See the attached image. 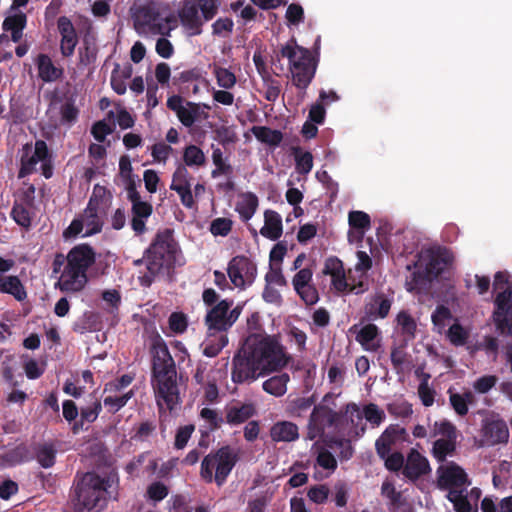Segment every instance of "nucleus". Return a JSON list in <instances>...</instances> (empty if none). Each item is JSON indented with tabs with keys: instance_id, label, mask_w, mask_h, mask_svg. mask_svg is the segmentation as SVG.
Instances as JSON below:
<instances>
[{
	"instance_id": "nucleus-32",
	"label": "nucleus",
	"mask_w": 512,
	"mask_h": 512,
	"mask_svg": "<svg viewBox=\"0 0 512 512\" xmlns=\"http://www.w3.org/2000/svg\"><path fill=\"white\" fill-rule=\"evenodd\" d=\"M451 259L446 252L431 253L425 267L429 278H437L447 268Z\"/></svg>"
},
{
	"instance_id": "nucleus-47",
	"label": "nucleus",
	"mask_w": 512,
	"mask_h": 512,
	"mask_svg": "<svg viewBox=\"0 0 512 512\" xmlns=\"http://www.w3.org/2000/svg\"><path fill=\"white\" fill-rule=\"evenodd\" d=\"M191 180L192 176L187 167L183 164H179L173 173L170 189L177 190L178 187H190Z\"/></svg>"
},
{
	"instance_id": "nucleus-23",
	"label": "nucleus",
	"mask_w": 512,
	"mask_h": 512,
	"mask_svg": "<svg viewBox=\"0 0 512 512\" xmlns=\"http://www.w3.org/2000/svg\"><path fill=\"white\" fill-rule=\"evenodd\" d=\"M35 64L38 77L45 83L55 82L63 77V68L57 67L47 54L40 53L36 58Z\"/></svg>"
},
{
	"instance_id": "nucleus-9",
	"label": "nucleus",
	"mask_w": 512,
	"mask_h": 512,
	"mask_svg": "<svg viewBox=\"0 0 512 512\" xmlns=\"http://www.w3.org/2000/svg\"><path fill=\"white\" fill-rule=\"evenodd\" d=\"M234 301L230 298L220 300L216 305L207 309L204 323L208 330L217 332L228 331L238 320L243 307H233Z\"/></svg>"
},
{
	"instance_id": "nucleus-58",
	"label": "nucleus",
	"mask_w": 512,
	"mask_h": 512,
	"mask_svg": "<svg viewBox=\"0 0 512 512\" xmlns=\"http://www.w3.org/2000/svg\"><path fill=\"white\" fill-rule=\"evenodd\" d=\"M316 465L333 472L337 468V460L329 450L321 448L316 457Z\"/></svg>"
},
{
	"instance_id": "nucleus-56",
	"label": "nucleus",
	"mask_w": 512,
	"mask_h": 512,
	"mask_svg": "<svg viewBox=\"0 0 512 512\" xmlns=\"http://www.w3.org/2000/svg\"><path fill=\"white\" fill-rule=\"evenodd\" d=\"M27 25V16L25 13L19 11L15 14L7 16L2 24L4 31H11L15 29H25Z\"/></svg>"
},
{
	"instance_id": "nucleus-20",
	"label": "nucleus",
	"mask_w": 512,
	"mask_h": 512,
	"mask_svg": "<svg viewBox=\"0 0 512 512\" xmlns=\"http://www.w3.org/2000/svg\"><path fill=\"white\" fill-rule=\"evenodd\" d=\"M57 28L61 36L60 52L63 57H70L74 54L78 44V36L72 21L66 16L57 19Z\"/></svg>"
},
{
	"instance_id": "nucleus-22",
	"label": "nucleus",
	"mask_w": 512,
	"mask_h": 512,
	"mask_svg": "<svg viewBox=\"0 0 512 512\" xmlns=\"http://www.w3.org/2000/svg\"><path fill=\"white\" fill-rule=\"evenodd\" d=\"M153 213V206L147 201L131 204L130 226L135 235L141 236L147 232L146 223Z\"/></svg>"
},
{
	"instance_id": "nucleus-18",
	"label": "nucleus",
	"mask_w": 512,
	"mask_h": 512,
	"mask_svg": "<svg viewBox=\"0 0 512 512\" xmlns=\"http://www.w3.org/2000/svg\"><path fill=\"white\" fill-rule=\"evenodd\" d=\"M437 473L438 487L442 490L463 488L470 484L466 472L455 463H451L447 466H440Z\"/></svg>"
},
{
	"instance_id": "nucleus-11",
	"label": "nucleus",
	"mask_w": 512,
	"mask_h": 512,
	"mask_svg": "<svg viewBox=\"0 0 512 512\" xmlns=\"http://www.w3.org/2000/svg\"><path fill=\"white\" fill-rule=\"evenodd\" d=\"M227 273L235 287L244 288L254 282L257 276V266L248 257L237 255L229 261Z\"/></svg>"
},
{
	"instance_id": "nucleus-14",
	"label": "nucleus",
	"mask_w": 512,
	"mask_h": 512,
	"mask_svg": "<svg viewBox=\"0 0 512 512\" xmlns=\"http://www.w3.org/2000/svg\"><path fill=\"white\" fill-rule=\"evenodd\" d=\"M393 294H386L383 291H377L366 298L363 307V319L367 321H376L385 319L393 304Z\"/></svg>"
},
{
	"instance_id": "nucleus-63",
	"label": "nucleus",
	"mask_w": 512,
	"mask_h": 512,
	"mask_svg": "<svg viewBox=\"0 0 512 512\" xmlns=\"http://www.w3.org/2000/svg\"><path fill=\"white\" fill-rule=\"evenodd\" d=\"M449 402L455 413L459 416L468 414L469 407L466 405L464 397L460 393L453 392L451 388L448 389Z\"/></svg>"
},
{
	"instance_id": "nucleus-29",
	"label": "nucleus",
	"mask_w": 512,
	"mask_h": 512,
	"mask_svg": "<svg viewBox=\"0 0 512 512\" xmlns=\"http://www.w3.org/2000/svg\"><path fill=\"white\" fill-rule=\"evenodd\" d=\"M0 293L10 294L17 301H24L27 292L18 276L0 274Z\"/></svg>"
},
{
	"instance_id": "nucleus-15",
	"label": "nucleus",
	"mask_w": 512,
	"mask_h": 512,
	"mask_svg": "<svg viewBox=\"0 0 512 512\" xmlns=\"http://www.w3.org/2000/svg\"><path fill=\"white\" fill-rule=\"evenodd\" d=\"M180 24L188 36L202 34L203 25L206 21L200 14L196 4L192 0H184L178 10Z\"/></svg>"
},
{
	"instance_id": "nucleus-49",
	"label": "nucleus",
	"mask_w": 512,
	"mask_h": 512,
	"mask_svg": "<svg viewBox=\"0 0 512 512\" xmlns=\"http://www.w3.org/2000/svg\"><path fill=\"white\" fill-rule=\"evenodd\" d=\"M228 344V337L221 334L219 337L209 339L204 343L203 355L213 358L219 355L225 346Z\"/></svg>"
},
{
	"instance_id": "nucleus-46",
	"label": "nucleus",
	"mask_w": 512,
	"mask_h": 512,
	"mask_svg": "<svg viewBox=\"0 0 512 512\" xmlns=\"http://www.w3.org/2000/svg\"><path fill=\"white\" fill-rule=\"evenodd\" d=\"M422 380L418 386V395L425 407H430L434 403L435 391L429 386V373H421Z\"/></svg>"
},
{
	"instance_id": "nucleus-53",
	"label": "nucleus",
	"mask_w": 512,
	"mask_h": 512,
	"mask_svg": "<svg viewBox=\"0 0 512 512\" xmlns=\"http://www.w3.org/2000/svg\"><path fill=\"white\" fill-rule=\"evenodd\" d=\"M79 115V110L75 106L73 98L68 99L60 108L61 122L63 124H74Z\"/></svg>"
},
{
	"instance_id": "nucleus-44",
	"label": "nucleus",
	"mask_w": 512,
	"mask_h": 512,
	"mask_svg": "<svg viewBox=\"0 0 512 512\" xmlns=\"http://www.w3.org/2000/svg\"><path fill=\"white\" fill-rule=\"evenodd\" d=\"M10 216L22 228L28 230L31 227L32 217L30 211L24 205L15 202Z\"/></svg>"
},
{
	"instance_id": "nucleus-54",
	"label": "nucleus",
	"mask_w": 512,
	"mask_h": 512,
	"mask_svg": "<svg viewBox=\"0 0 512 512\" xmlns=\"http://www.w3.org/2000/svg\"><path fill=\"white\" fill-rule=\"evenodd\" d=\"M133 395V391L130 390L120 396H107L104 398V405L108 407L110 413L114 414L123 408Z\"/></svg>"
},
{
	"instance_id": "nucleus-3",
	"label": "nucleus",
	"mask_w": 512,
	"mask_h": 512,
	"mask_svg": "<svg viewBox=\"0 0 512 512\" xmlns=\"http://www.w3.org/2000/svg\"><path fill=\"white\" fill-rule=\"evenodd\" d=\"M179 252L174 230L170 228L158 230L144 251L147 271L138 277L139 284L145 288L150 287L157 276L169 273L175 267Z\"/></svg>"
},
{
	"instance_id": "nucleus-62",
	"label": "nucleus",
	"mask_w": 512,
	"mask_h": 512,
	"mask_svg": "<svg viewBox=\"0 0 512 512\" xmlns=\"http://www.w3.org/2000/svg\"><path fill=\"white\" fill-rule=\"evenodd\" d=\"M194 430L195 426L193 424L179 427L176 431L174 447L176 449L185 448Z\"/></svg>"
},
{
	"instance_id": "nucleus-21",
	"label": "nucleus",
	"mask_w": 512,
	"mask_h": 512,
	"mask_svg": "<svg viewBox=\"0 0 512 512\" xmlns=\"http://www.w3.org/2000/svg\"><path fill=\"white\" fill-rule=\"evenodd\" d=\"M323 274L331 277V285L337 292L344 293L348 289L350 282L347 279L343 262L339 258L335 256L327 258L324 263Z\"/></svg>"
},
{
	"instance_id": "nucleus-27",
	"label": "nucleus",
	"mask_w": 512,
	"mask_h": 512,
	"mask_svg": "<svg viewBox=\"0 0 512 512\" xmlns=\"http://www.w3.org/2000/svg\"><path fill=\"white\" fill-rule=\"evenodd\" d=\"M271 439L275 442H292L299 438L298 426L290 421L276 422L270 429Z\"/></svg>"
},
{
	"instance_id": "nucleus-55",
	"label": "nucleus",
	"mask_w": 512,
	"mask_h": 512,
	"mask_svg": "<svg viewBox=\"0 0 512 512\" xmlns=\"http://www.w3.org/2000/svg\"><path fill=\"white\" fill-rule=\"evenodd\" d=\"M384 461V466L388 471L398 472L404 469L405 458L399 451L388 452L384 458H380Z\"/></svg>"
},
{
	"instance_id": "nucleus-45",
	"label": "nucleus",
	"mask_w": 512,
	"mask_h": 512,
	"mask_svg": "<svg viewBox=\"0 0 512 512\" xmlns=\"http://www.w3.org/2000/svg\"><path fill=\"white\" fill-rule=\"evenodd\" d=\"M294 157L296 164V171L299 174L306 175L313 168V155L311 152H302L300 148L294 149Z\"/></svg>"
},
{
	"instance_id": "nucleus-40",
	"label": "nucleus",
	"mask_w": 512,
	"mask_h": 512,
	"mask_svg": "<svg viewBox=\"0 0 512 512\" xmlns=\"http://www.w3.org/2000/svg\"><path fill=\"white\" fill-rule=\"evenodd\" d=\"M183 161L185 166H203L206 163L204 152L196 145L190 144L184 148Z\"/></svg>"
},
{
	"instance_id": "nucleus-35",
	"label": "nucleus",
	"mask_w": 512,
	"mask_h": 512,
	"mask_svg": "<svg viewBox=\"0 0 512 512\" xmlns=\"http://www.w3.org/2000/svg\"><path fill=\"white\" fill-rule=\"evenodd\" d=\"M290 381L288 373H281L263 382L262 388L265 392L280 397L287 391V383Z\"/></svg>"
},
{
	"instance_id": "nucleus-36",
	"label": "nucleus",
	"mask_w": 512,
	"mask_h": 512,
	"mask_svg": "<svg viewBox=\"0 0 512 512\" xmlns=\"http://www.w3.org/2000/svg\"><path fill=\"white\" fill-rule=\"evenodd\" d=\"M396 322L406 342L415 338L417 324L415 319L407 311H400L396 317Z\"/></svg>"
},
{
	"instance_id": "nucleus-31",
	"label": "nucleus",
	"mask_w": 512,
	"mask_h": 512,
	"mask_svg": "<svg viewBox=\"0 0 512 512\" xmlns=\"http://www.w3.org/2000/svg\"><path fill=\"white\" fill-rule=\"evenodd\" d=\"M255 414V408L252 404H242L241 406H232L226 409L225 421L230 425H240L246 422Z\"/></svg>"
},
{
	"instance_id": "nucleus-42",
	"label": "nucleus",
	"mask_w": 512,
	"mask_h": 512,
	"mask_svg": "<svg viewBox=\"0 0 512 512\" xmlns=\"http://www.w3.org/2000/svg\"><path fill=\"white\" fill-rule=\"evenodd\" d=\"M212 161L215 165V169L212 170V178H217L220 175H231L233 173V167L223 159V152L219 147L213 148Z\"/></svg>"
},
{
	"instance_id": "nucleus-38",
	"label": "nucleus",
	"mask_w": 512,
	"mask_h": 512,
	"mask_svg": "<svg viewBox=\"0 0 512 512\" xmlns=\"http://www.w3.org/2000/svg\"><path fill=\"white\" fill-rule=\"evenodd\" d=\"M102 411V404L99 400H95L91 405L82 407L80 410V420L73 425V432L76 433L82 428L84 423H93Z\"/></svg>"
},
{
	"instance_id": "nucleus-19",
	"label": "nucleus",
	"mask_w": 512,
	"mask_h": 512,
	"mask_svg": "<svg viewBox=\"0 0 512 512\" xmlns=\"http://www.w3.org/2000/svg\"><path fill=\"white\" fill-rule=\"evenodd\" d=\"M431 472L428 459L417 449L412 448L407 454L402 474L410 481L415 482Z\"/></svg>"
},
{
	"instance_id": "nucleus-13",
	"label": "nucleus",
	"mask_w": 512,
	"mask_h": 512,
	"mask_svg": "<svg viewBox=\"0 0 512 512\" xmlns=\"http://www.w3.org/2000/svg\"><path fill=\"white\" fill-rule=\"evenodd\" d=\"M338 419L339 414L328 406L323 404L314 405L309 417L307 437L310 440L322 437L326 428L334 426Z\"/></svg>"
},
{
	"instance_id": "nucleus-12",
	"label": "nucleus",
	"mask_w": 512,
	"mask_h": 512,
	"mask_svg": "<svg viewBox=\"0 0 512 512\" xmlns=\"http://www.w3.org/2000/svg\"><path fill=\"white\" fill-rule=\"evenodd\" d=\"M46 158H51V152L44 140H36L32 153V144H25L22 148L18 178L22 179L36 171V165Z\"/></svg>"
},
{
	"instance_id": "nucleus-50",
	"label": "nucleus",
	"mask_w": 512,
	"mask_h": 512,
	"mask_svg": "<svg viewBox=\"0 0 512 512\" xmlns=\"http://www.w3.org/2000/svg\"><path fill=\"white\" fill-rule=\"evenodd\" d=\"M363 417L373 426L378 427L386 419L385 412L374 403L363 407Z\"/></svg>"
},
{
	"instance_id": "nucleus-37",
	"label": "nucleus",
	"mask_w": 512,
	"mask_h": 512,
	"mask_svg": "<svg viewBox=\"0 0 512 512\" xmlns=\"http://www.w3.org/2000/svg\"><path fill=\"white\" fill-rule=\"evenodd\" d=\"M379 335L378 327L373 323H368L363 326L356 335V341L359 342L365 349L376 351L379 347L373 341Z\"/></svg>"
},
{
	"instance_id": "nucleus-5",
	"label": "nucleus",
	"mask_w": 512,
	"mask_h": 512,
	"mask_svg": "<svg viewBox=\"0 0 512 512\" xmlns=\"http://www.w3.org/2000/svg\"><path fill=\"white\" fill-rule=\"evenodd\" d=\"M66 259L67 263L55 287L62 292H80L88 282V269L95 263V251L89 244H78L68 252Z\"/></svg>"
},
{
	"instance_id": "nucleus-26",
	"label": "nucleus",
	"mask_w": 512,
	"mask_h": 512,
	"mask_svg": "<svg viewBox=\"0 0 512 512\" xmlns=\"http://www.w3.org/2000/svg\"><path fill=\"white\" fill-rule=\"evenodd\" d=\"M81 218H83L87 228L83 235L84 237H89L101 232L103 223L98 216V203H94L93 197H90Z\"/></svg>"
},
{
	"instance_id": "nucleus-6",
	"label": "nucleus",
	"mask_w": 512,
	"mask_h": 512,
	"mask_svg": "<svg viewBox=\"0 0 512 512\" xmlns=\"http://www.w3.org/2000/svg\"><path fill=\"white\" fill-rule=\"evenodd\" d=\"M280 55L288 59L293 85L301 90L303 98L315 77L318 60L309 49L299 46L295 38L281 47Z\"/></svg>"
},
{
	"instance_id": "nucleus-8",
	"label": "nucleus",
	"mask_w": 512,
	"mask_h": 512,
	"mask_svg": "<svg viewBox=\"0 0 512 512\" xmlns=\"http://www.w3.org/2000/svg\"><path fill=\"white\" fill-rule=\"evenodd\" d=\"M494 290H501L495 298L494 321L498 329H507L512 335V284L509 283V275L505 271H498L494 275Z\"/></svg>"
},
{
	"instance_id": "nucleus-4",
	"label": "nucleus",
	"mask_w": 512,
	"mask_h": 512,
	"mask_svg": "<svg viewBox=\"0 0 512 512\" xmlns=\"http://www.w3.org/2000/svg\"><path fill=\"white\" fill-rule=\"evenodd\" d=\"M114 479L111 476L102 478L95 472H87L77 482L74 490L75 512H100L109 499H116L113 488Z\"/></svg>"
},
{
	"instance_id": "nucleus-16",
	"label": "nucleus",
	"mask_w": 512,
	"mask_h": 512,
	"mask_svg": "<svg viewBox=\"0 0 512 512\" xmlns=\"http://www.w3.org/2000/svg\"><path fill=\"white\" fill-rule=\"evenodd\" d=\"M409 434L399 424H391L375 441V450L379 458H384L397 443L408 441Z\"/></svg>"
},
{
	"instance_id": "nucleus-1",
	"label": "nucleus",
	"mask_w": 512,
	"mask_h": 512,
	"mask_svg": "<svg viewBox=\"0 0 512 512\" xmlns=\"http://www.w3.org/2000/svg\"><path fill=\"white\" fill-rule=\"evenodd\" d=\"M287 361L282 345L274 337L249 339L233 356L231 380L250 384L267 371L283 368Z\"/></svg>"
},
{
	"instance_id": "nucleus-39",
	"label": "nucleus",
	"mask_w": 512,
	"mask_h": 512,
	"mask_svg": "<svg viewBox=\"0 0 512 512\" xmlns=\"http://www.w3.org/2000/svg\"><path fill=\"white\" fill-rule=\"evenodd\" d=\"M411 356L405 351L403 346L392 347L390 353V359L395 372L398 375L404 374L405 366L411 364Z\"/></svg>"
},
{
	"instance_id": "nucleus-17",
	"label": "nucleus",
	"mask_w": 512,
	"mask_h": 512,
	"mask_svg": "<svg viewBox=\"0 0 512 512\" xmlns=\"http://www.w3.org/2000/svg\"><path fill=\"white\" fill-rule=\"evenodd\" d=\"M481 432L482 445L495 446L506 444L509 440L507 423L500 418L484 420Z\"/></svg>"
},
{
	"instance_id": "nucleus-60",
	"label": "nucleus",
	"mask_w": 512,
	"mask_h": 512,
	"mask_svg": "<svg viewBox=\"0 0 512 512\" xmlns=\"http://www.w3.org/2000/svg\"><path fill=\"white\" fill-rule=\"evenodd\" d=\"M6 456L7 459L13 463L27 462L33 458L29 448L24 444L18 445L15 448L9 450Z\"/></svg>"
},
{
	"instance_id": "nucleus-33",
	"label": "nucleus",
	"mask_w": 512,
	"mask_h": 512,
	"mask_svg": "<svg viewBox=\"0 0 512 512\" xmlns=\"http://www.w3.org/2000/svg\"><path fill=\"white\" fill-rule=\"evenodd\" d=\"M256 139L270 146H278L283 140V134L280 130L271 129L267 126H253L250 129Z\"/></svg>"
},
{
	"instance_id": "nucleus-34",
	"label": "nucleus",
	"mask_w": 512,
	"mask_h": 512,
	"mask_svg": "<svg viewBox=\"0 0 512 512\" xmlns=\"http://www.w3.org/2000/svg\"><path fill=\"white\" fill-rule=\"evenodd\" d=\"M258 197L252 192L242 194L241 200L236 205V211L243 221L250 220L258 208Z\"/></svg>"
},
{
	"instance_id": "nucleus-57",
	"label": "nucleus",
	"mask_w": 512,
	"mask_h": 512,
	"mask_svg": "<svg viewBox=\"0 0 512 512\" xmlns=\"http://www.w3.org/2000/svg\"><path fill=\"white\" fill-rule=\"evenodd\" d=\"M233 226V221L229 218L219 217L214 219L210 224V232L214 236H227Z\"/></svg>"
},
{
	"instance_id": "nucleus-25",
	"label": "nucleus",
	"mask_w": 512,
	"mask_h": 512,
	"mask_svg": "<svg viewBox=\"0 0 512 512\" xmlns=\"http://www.w3.org/2000/svg\"><path fill=\"white\" fill-rule=\"evenodd\" d=\"M283 232L282 218L280 214L274 210H266L264 212V226L260 229L263 237L276 241Z\"/></svg>"
},
{
	"instance_id": "nucleus-2",
	"label": "nucleus",
	"mask_w": 512,
	"mask_h": 512,
	"mask_svg": "<svg viewBox=\"0 0 512 512\" xmlns=\"http://www.w3.org/2000/svg\"><path fill=\"white\" fill-rule=\"evenodd\" d=\"M151 352V384L157 404L160 408L165 404L167 409L172 411L180 402L175 361L167 344L159 335L152 344Z\"/></svg>"
},
{
	"instance_id": "nucleus-43",
	"label": "nucleus",
	"mask_w": 512,
	"mask_h": 512,
	"mask_svg": "<svg viewBox=\"0 0 512 512\" xmlns=\"http://www.w3.org/2000/svg\"><path fill=\"white\" fill-rule=\"evenodd\" d=\"M315 403L314 396L298 397L290 401L288 412L292 417H302Z\"/></svg>"
},
{
	"instance_id": "nucleus-59",
	"label": "nucleus",
	"mask_w": 512,
	"mask_h": 512,
	"mask_svg": "<svg viewBox=\"0 0 512 512\" xmlns=\"http://www.w3.org/2000/svg\"><path fill=\"white\" fill-rule=\"evenodd\" d=\"M497 382L496 375H483L473 382V389L479 394H486L495 387Z\"/></svg>"
},
{
	"instance_id": "nucleus-28",
	"label": "nucleus",
	"mask_w": 512,
	"mask_h": 512,
	"mask_svg": "<svg viewBox=\"0 0 512 512\" xmlns=\"http://www.w3.org/2000/svg\"><path fill=\"white\" fill-rule=\"evenodd\" d=\"M348 223L351 228L348 234L349 238L356 235L358 240H362L365 232L371 227V218L366 212L350 211Z\"/></svg>"
},
{
	"instance_id": "nucleus-41",
	"label": "nucleus",
	"mask_w": 512,
	"mask_h": 512,
	"mask_svg": "<svg viewBox=\"0 0 512 512\" xmlns=\"http://www.w3.org/2000/svg\"><path fill=\"white\" fill-rule=\"evenodd\" d=\"M457 439H438L434 442L432 453L439 462H444L447 455L453 453L456 449Z\"/></svg>"
},
{
	"instance_id": "nucleus-48",
	"label": "nucleus",
	"mask_w": 512,
	"mask_h": 512,
	"mask_svg": "<svg viewBox=\"0 0 512 512\" xmlns=\"http://www.w3.org/2000/svg\"><path fill=\"white\" fill-rule=\"evenodd\" d=\"M199 12H201L204 21L212 20L218 13L220 0H192Z\"/></svg>"
},
{
	"instance_id": "nucleus-52",
	"label": "nucleus",
	"mask_w": 512,
	"mask_h": 512,
	"mask_svg": "<svg viewBox=\"0 0 512 512\" xmlns=\"http://www.w3.org/2000/svg\"><path fill=\"white\" fill-rule=\"evenodd\" d=\"M214 75L217 80V84L224 89H231L236 84L235 74L227 68L215 66Z\"/></svg>"
},
{
	"instance_id": "nucleus-64",
	"label": "nucleus",
	"mask_w": 512,
	"mask_h": 512,
	"mask_svg": "<svg viewBox=\"0 0 512 512\" xmlns=\"http://www.w3.org/2000/svg\"><path fill=\"white\" fill-rule=\"evenodd\" d=\"M200 416L209 424V429L214 431L221 427L224 419L217 413L216 410L211 408H203L200 411Z\"/></svg>"
},
{
	"instance_id": "nucleus-24",
	"label": "nucleus",
	"mask_w": 512,
	"mask_h": 512,
	"mask_svg": "<svg viewBox=\"0 0 512 512\" xmlns=\"http://www.w3.org/2000/svg\"><path fill=\"white\" fill-rule=\"evenodd\" d=\"M137 21L143 26H159V32L161 31V13L159 4L154 1H149L138 7L136 12Z\"/></svg>"
},
{
	"instance_id": "nucleus-7",
	"label": "nucleus",
	"mask_w": 512,
	"mask_h": 512,
	"mask_svg": "<svg viewBox=\"0 0 512 512\" xmlns=\"http://www.w3.org/2000/svg\"><path fill=\"white\" fill-rule=\"evenodd\" d=\"M238 461V455L229 445L222 446L206 455L200 468V476L206 483L213 481L222 486Z\"/></svg>"
},
{
	"instance_id": "nucleus-10",
	"label": "nucleus",
	"mask_w": 512,
	"mask_h": 512,
	"mask_svg": "<svg viewBox=\"0 0 512 512\" xmlns=\"http://www.w3.org/2000/svg\"><path fill=\"white\" fill-rule=\"evenodd\" d=\"M167 107L176 113L179 121L185 127H191L197 121L206 120L209 117L207 110L210 107L204 103L186 101L180 95H172L167 99Z\"/></svg>"
},
{
	"instance_id": "nucleus-30",
	"label": "nucleus",
	"mask_w": 512,
	"mask_h": 512,
	"mask_svg": "<svg viewBox=\"0 0 512 512\" xmlns=\"http://www.w3.org/2000/svg\"><path fill=\"white\" fill-rule=\"evenodd\" d=\"M57 450L53 443H39L34 447V458L45 469L51 468L56 462Z\"/></svg>"
},
{
	"instance_id": "nucleus-51",
	"label": "nucleus",
	"mask_w": 512,
	"mask_h": 512,
	"mask_svg": "<svg viewBox=\"0 0 512 512\" xmlns=\"http://www.w3.org/2000/svg\"><path fill=\"white\" fill-rule=\"evenodd\" d=\"M437 435L443 436V439H457V429L455 425L448 420L436 421L431 437H436Z\"/></svg>"
},
{
	"instance_id": "nucleus-61",
	"label": "nucleus",
	"mask_w": 512,
	"mask_h": 512,
	"mask_svg": "<svg viewBox=\"0 0 512 512\" xmlns=\"http://www.w3.org/2000/svg\"><path fill=\"white\" fill-rule=\"evenodd\" d=\"M295 292L306 305H314L319 300L318 290L312 282L299 288V290H295Z\"/></svg>"
}]
</instances>
